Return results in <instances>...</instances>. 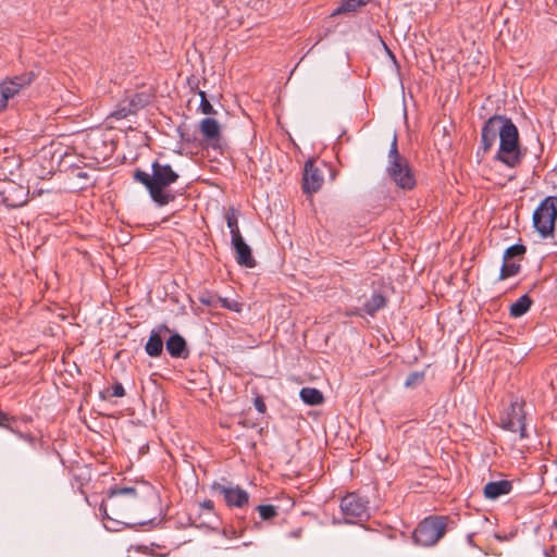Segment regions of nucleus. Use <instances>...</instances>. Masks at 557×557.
<instances>
[{
  "label": "nucleus",
  "mask_w": 557,
  "mask_h": 557,
  "mask_svg": "<svg viewBox=\"0 0 557 557\" xmlns=\"http://www.w3.org/2000/svg\"><path fill=\"white\" fill-rule=\"evenodd\" d=\"M111 395L114 397H123L125 395V389L120 382H116L112 385Z\"/></svg>",
  "instance_id": "nucleus-30"
},
{
  "label": "nucleus",
  "mask_w": 557,
  "mask_h": 557,
  "mask_svg": "<svg viewBox=\"0 0 557 557\" xmlns=\"http://www.w3.org/2000/svg\"><path fill=\"white\" fill-rule=\"evenodd\" d=\"M53 171V166H51V169L47 172V174H51Z\"/></svg>",
  "instance_id": "nucleus-36"
},
{
  "label": "nucleus",
  "mask_w": 557,
  "mask_h": 557,
  "mask_svg": "<svg viewBox=\"0 0 557 557\" xmlns=\"http://www.w3.org/2000/svg\"><path fill=\"white\" fill-rule=\"evenodd\" d=\"M165 348L173 358H186L188 355L186 342L180 334L171 335L165 343Z\"/></svg>",
  "instance_id": "nucleus-14"
},
{
  "label": "nucleus",
  "mask_w": 557,
  "mask_h": 557,
  "mask_svg": "<svg viewBox=\"0 0 557 557\" xmlns=\"http://www.w3.org/2000/svg\"><path fill=\"white\" fill-rule=\"evenodd\" d=\"M216 300L219 301V307L221 308L227 309L236 313H239L243 310V304L237 301L236 299L220 297L216 298Z\"/></svg>",
  "instance_id": "nucleus-24"
},
{
  "label": "nucleus",
  "mask_w": 557,
  "mask_h": 557,
  "mask_svg": "<svg viewBox=\"0 0 557 557\" xmlns=\"http://www.w3.org/2000/svg\"><path fill=\"white\" fill-rule=\"evenodd\" d=\"M180 175L168 163L154 161L151 173L136 170L134 180L143 184L149 193L151 200L158 207H164L175 199L170 186L178 180Z\"/></svg>",
  "instance_id": "nucleus-2"
},
{
  "label": "nucleus",
  "mask_w": 557,
  "mask_h": 557,
  "mask_svg": "<svg viewBox=\"0 0 557 557\" xmlns=\"http://www.w3.org/2000/svg\"><path fill=\"white\" fill-rule=\"evenodd\" d=\"M532 305V299L527 295H522L519 297L518 300H516L513 304L510 305V315L513 318H520L523 314L528 312Z\"/></svg>",
  "instance_id": "nucleus-18"
},
{
  "label": "nucleus",
  "mask_w": 557,
  "mask_h": 557,
  "mask_svg": "<svg viewBox=\"0 0 557 557\" xmlns=\"http://www.w3.org/2000/svg\"><path fill=\"white\" fill-rule=\"evenodd\" d=\"M201 506L207 509V510H212L213 509V502L212 500H205Z\"/></svg>",
  "instance_id": "nucleus-33"
},
{
  "label": "nucleus",
  "mask_w": 557,
  "mask_h": 557,
  "mask_svg": "<svg viewBox=\"0 0 557 557\" xmlns=\"http://www.w3.org/2000/svg\"><path fill=\"white\" fill-rule=\"evenodd\" d=\"M497 137L499 146L494 159L507 168H517L522 162L525 150L519 144L517 126L505 115H493L484 123L478 154H485L494 146Z\"/></svg>",
  "instance_id": "nucleus-1"
},
{
  "label": "nucleus",
  "mask_w": 557,
  "mask_h": 557,
  "mask_svg": "<svg viewBox=\"0 0 557 557\" xmlns=\"http://www.w3.org/2000/svg\"><path fill=\"white\" fill-rule=\"evenodd\" d=\"M145 349L150 357L160 356L163 349L162 338L156 332L151 333L147 341Z\"/></svg>",
  "instance_id": "nucleus-20"
},
{
  "label": "nucleus",
  "mask_w": 557,
  "mask_h": 557,
  "mask_svg": "<svg viewBox=\"0 0 557 557\" xmlns=\"http://www.w3.org/2000/svg\"><path fill=\"white\" fill-rule=\"evenodd\" d=\"M86 176H87V174L85 172H78L77 173V177L85 178Z\"/></svg>",
  "instance_id": "nucleus-34"
},
{
  "label": "nucleus",
  "mask_w": 557,
  "mask_h": 557,
  "mask_svg": "<svg viewBox=\"0 0 557 557\" xmlns=\"http://www.w3.org/2000/svg\"><path fill=\"white\" fill-rule=\"evenodd\" d=\"M323 183V176L312 161H307L304 170L302 189L306 194L317 193Z\"/></svg>",
  "instance_id": "nucleus-11"
},
{
  "label": "nucleus",
  "mask_w": 557,
  "mask_h": 557,
  "mask_svg": "<svg viewBox=\"0 0 557 557\" xmlns=\"http://www.w3.org/2000/svg\"><path fill=\"white\" fill-rule=\"evenodd\" d=\"M34 79L35 73L32 71L4 79L0 84V111L4 110L8 101L29 86Z\"/></svg>",
  "instance_id": "nucleus-8"
},
{
  "label": "nucleus",
  "mask_w": 557,
  "mask_h": 557,
  "mask_svg": "<svg viewBox=\"0 0 557 557\" xmlns=\"http://www.w3.org/2000/svg\"><path fill=\"white\" fill-rule=\"evenodd\" d=\"M8 421H9L8 414L0 411V426H4Z\"/></svg>",
  "instance_id": "nucleus-32"
},
{
  "label": "nucleus",
  "mask_w": 557,
  "mask_h": 557,
  "mask_svg": "<svg viewBox=\"0 0 557 557\" xmlns=\"http://www.w3.org/2000/svg\"><path fill=\"white\" fill-rule=\"evenodd\" d=\"M472 542V535H469L468 536V543H471Z\"/></svg>",
  "instance_id": "nucleus-35"
},
{
  "label": "nucleus",
  "mask_w": 557,
  "mask_h": 557,
  "mask_svg": "<svg viewBox=\"0 0 557 557\" xmlns=\"http://www.w3.org/2000/svg\"><path fill=\"white\" fill-rule=\"evenodd\" d=\"M216 298H220V296H215V295H208V296H201L199 298L200 302L202 305H206V306H209V307H212V308H218L219 307V301L216 300Z\"/></svg>",
  "instance_id": "nucleus-29"
},
{
  "label": "nucleus",
  "mask_w": 557,
  "mask_h": 557,
  "mask_svg": "<svg viewBox=\"0 0 557 557\" xmlns=\"http://www.w3.org/2000/svg\"><path fill=\"white\" fill-rule=\"evenodd\" d=\"M211 488L214 493L223 496L228 507L243 508L249 502V494L238 485H225L214 482Z\"/></svg>",
  "instance_id": "nucleus-9"
},
{
  "label": "nucleus",
  "mask_w": 557,
  "mask_h": 557,
  "mask_svg": "<svg viewBox=\"0 0 557 557\" xmlns=\"http://www.w3.org/2000/svg\"><path fill=\"white\" fill-rule=\"evenodd\" d=\"M388 176L395 182V184L403 189H411L416 180L411 173L406 159H404L397 147V136L394 134L389 151H388V164L386 166Z\"/></svg>",
  "instance_id": "nucleus-4"
},
{
  "label": "nucleus",
  "mask_w": 557,
  "mask_h": 557,
  "mask_svg": "<svg viewBox=\"0 0 557 557\" xmlns=\"http://www.w3.org/2000/svg\"><path fill=\"white\" fill-rule=\"evenodd\" d=\"M232 246L236 251V261L238 264L247 268H253L256 265V260L252 257L251 249L245 243L243 236L232 240Z\"/></svg>",
  "instance_id": "nucleus-13"
},
{
  "label": "nucleus",
  "mask_w": 557,
  "mask_h": 557,
  "mask_svg": "<svg viewBox=\"0 0 557 557\" xmlns=\"http://www.w3.org/2000/svg\"><path fill=\"white\" fill-rule=\"evenodd\" d=\"M525 252V247L520 244H515L505 250L504 259L511 260L513 257H520Z\"/></svg>",
  "instance_id": "nucleus-28"
},
{
  "label": "nucleus",
  "mask_w": 557,
  "mask_h": 557,
  "mask_svg": "<svg viewBox=\"0 0 557 557\" xmlns=\"http://www.w3.org/2000/svg\"><path fill=\"white\" fill-rule=\"evenodd\" d=\"M256 509L262 520H270L277 515V508L273 505H258Z\"/></svg>",
  "instance_id": "nucleus-25"
},
{
  "label": "nucleus",
  "mask_w": 557,
  "mask_h": 557,
  "mask_svg": "<svg viewBox=\"0 0 557 557\" xmlns=\"http://www.w3.org/2000/svg\"><path fill=\"white\" fill-rule=\"evenodd\" d=\"M299 397L309 406L321 405L324 400L322 392L314 387H302L300 389Z\"/></svg>",
  "instance_id": "nucleus-17"
},
{
  "label": "nucleus",
  "mask_w": 557,
  "mask_h": 557,
  "mask_svg": "<svg viewBox=\"0 0 557 557\" xmlns=\"http://www.w3.org/2000/svg\"><path fill=\"white\" fill-rule=\"evenodd\" d=\"M556 219L557 196H548L533 212V226L542 238L553 236Z\"/></svg>",
  "instance_id": "nucleus-5"
},
{
  "label": "nucleus",
  "mask_w": 557,
  "mask_h": 557,
  "mask_svg": "<svg viewBox=\"0 0 557 557\" xmlns=\"http://www.w3.org/2000/svg\"><path fill=\"white\" fill-rule=\"evenodd\" d=\"M511 487V482L507 480L488 482L484 487V496L488 499H496L499 496L509 494Z\"/></svg>",
  "instance_id": "nucleus-15"
},
{
  "label": "nucleus",
  "mask_w": 557,
  "mask_h": 557,
  "mask_svg": "<svg viewBox=\"0 0 557 557\" xmlns=\"http://www.w3.org/2000/svg\"><path fill=\"white\" fill-rule=\"evenodd\" d=\"M255 407L261 413L265 411V405L261 398H256Z\"/></svg>",
  "instance_id": "nucleus-31"
},
{
  "label": "nucleus",
  "mask_w": 557,
  "mask_h": 557,
  "mask_svg": "<svg viewBox=\"0 0 557 557\" xmlns=\"http://www.w3.org/2000/svg\"><path fill=\"white\" fill-rule=\"evenodd\" d=\"M554 524L557 527V520L555 521V523H554Z\"/></svg>",
  "instance_id": "nucleus-37"
},
{
  "label": "nucleus",
  "mask_w": 557,
  "mask_h": 557,
  "mask_svg": "<svg viewBox=\"0 0 557 557\" xmlns=\"http://www.w3.org/2000/svg\"><path fill=\"white\" fill-rule=\"evenodd\" d=\"M199 96H200L199 110L201 111V113L207 114V115L216 114V111L213 109L212 104L207 99L206 92L199 91Z\"/></svg>",
  "instance_id": "nucleus-26"
},
{
  "label": "nucleus",
  "mask_w": 557,
  "mask_h": 557,
  "mask_svg": "<svg viewBox=\"0 0 557 557\" xmlns=\"http://www.w3.org/2000/svg\"><path fill=\"white\" fill-rule=\"evenodd\" d=\"M369 0H342L333 14L356 11L358 8L366 5Z\"/></svg>",
  "instance_id": "nucleus-21"
},
{
  "label": "nucleus",
  "mask_w": 557,
  "mask_h": 557,
  "mask_svg": "<svg viewBox=\"0 0 557 557\" xmlns=\"http://www.w3.org/2000/svg\"><path fill=\"white\" fill-rule=\"evenodd\" d=\"M369 502L355 493L347 494L341 500V510L348 523L364 521L369 519Z\"/></svg>",
  "instance_id": "nucleus-7"
},
{
  "label": "nucleus",
  "mask_w": 557,
  "mask_h": 557,
  "mask_svg": "<svg viewBox=\"0 0 557 557\" xmlns=\"http://www.w3.org/2000/svg\"><path fill=\"white\" fill-rule=\"evenodd\" d=\"M200 132L203 137L214 147L220 139V125L215 119L205 117L200 122Z\"/></svg>",
  "instance_id": "nucleus-16"
},
{
  "label": "nucleus",
  "mask_w": 557,
  "mask_h": 557,
  "mask_svg": "<svg viewBox=\"0 0 557 557\" xmlns=\"http://www.w3.org/2000/svg\"><path fill=\"white\" fill-rule=\"evenodd\" d=\"M141 107V97L135 95L132 99L119 103L116 109L111 112L110 116L115 120H123L131 114H135Z\"/></svg>",
  "instance_id": "nucleus-12"
},
{
  "label": "nucleus",
  "mask_w": 557,
  "mask_h": 557,
  "mask_svg": "<svg viewBox=\"0 0 557 557\" xmlns=\"http://www.w3.org/2000/svg\"><path fill=\"white\" fill-rule=\"evenodd\" d=\"M226 224H227V227L230 230V233H231V236H232V240H234L235 238L242 237V234H240V231H239V227H238L237 213H236V211L234 209H231L226 213Z\"/></svg>",
  "instance_id": "nucleus-22"
},
{
  "label": "nucleus",
  "mask_w": 557,
  "mask_h": 557,
  "mask_svg": "<svg viewBox=\"0 0 557 557\" xmlns=\"http://www.w3.org/2000/svg\"><path fill=\"white\" fill-rule=\"evenodd\" d=\"M385 305L386 298L380 293H374L371 298L364 302L363 310L366 313L373 315L376 311L384 308Z\"/></svg>",
  "instance_id": "nucleus-19"
},
{
  "label": "nucleus",
  "mask_w": 557,
  "mask_h": 557,
  "mask_svg": "<svg viewBox=\"0 0 557 557\" xmlns=\"http://www.w3.org/2000/svg\"><path fill=\"white\" fill-rule=\"evenodd\" d=\"M503 429L510 432H519L520 437H525L524 416L520 407L511 405L509 411L502 418Z\"/></svg>",
  "instance_id": "nucleus-10"
},
{
  "label": "nucleus",
  "mask_w": 557,
  "mask_h": 557,
  "mask_svg": "<svg viewBox=\"0 0 557 557\" xmlns=\"http://www.w3.org/2000/svg\"><path fill=\"white\" fill-rule=\"evenodd\" d=\"M140 503L141 497L135 486L120 487L114 485L109 488L107 498L100 505V511L103 513L104 519L111 520L116 524H123L125 527L136 524L145 525L151 522L152 519L137 522H124L120 520L133 511Z\"/></svg>",
  "instance_id": "nucleus-3"
},
{
  "label": "nucleus",
  "mask_w": 557,
  "mask_h": 557,
  "mask_svg": "<svg viewBox=\"0 0 557 557\" xmlns=\"http://www.w3.org/2000/svg\"><path fill=\"white\" fill-rule=\"evenodd\" d=\"M423 379H424V372H422V371L411 372L408 374L404 385L406 387H414V386L419 385L420 383H422Z\"/></svg>",
  "instance_id": "nucleus-27"
},
{
  "label": "nucleus",
  "mask_w": 557,
  "mask_h": 557,
  "mask_svg": "<svg viewBox=\"0 0 557 557\" xmlns=\"http://www.w3.org/2000/svg\"><path fill=\"white\" fill-rule=\"evenodd\" d=\"M519 270V263L511 261L509 259H504L503 265L500 268L499 280H505L515 276L516 274H518Z\"/></svg>",
  "instance_id": "nucleus-23"
},
{
  "label": "nucleus",
  "mask_w": 557,
  "mask_h": 557,
  "mask_svg": "<svg viewBox=\"0 0 557 557\" xmlns=\"http://www.w3.org/2000/svg\"><path fill=\"white\" fill-rule=\"evenodd\" d=\"M446 532V520L444 517H428L423 519L413 531V540L422 546H432Z\"/></svg>",
  "instance_id": "nucleus-6"
}]
</instances>
